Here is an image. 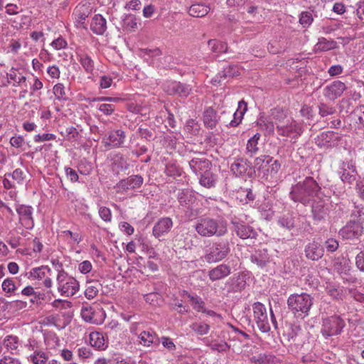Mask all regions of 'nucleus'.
<instances>
[{"label":"nucleus","instance_id":"nucleus-1","mask_svg":"<svg viewBox=\"0 0 364 364\" xmlns=\"http://www.w3.org/2000/svg\"><path fill=\"white\" fill-rule=\"evenodd\" d=\"M321 191L318 182L313 177L307 176L291 186L289 197L295 203L308 205L316 198H318Z\"/></svg>","mask_w":364,"mask_h":364},{"label":"nucleus","instance_id":"nucleus-2","mask_svg":"<svg viewBox=\"0 0 364 364\" xmlns=\"http://www.w3.org/2000/svg\"><path fill=\"white\" fill-rule=\"evenodd\" d=\"M194 229L203 237H221L228 233V224L222 218L200 217L196 222Z\"/></svg>","mask_w":364,"mask_h":364},{"label":"nucleus","instance_id":"nucleus-3","mask_svg":"<svg viewBox=\"0 0 364 364\" xmlns=\"http://www.w3.org/2000/svg\"><path fill=\"white\" fill-rule=\"evenodd\" d=\"M287 304L288 309L295 318L304 319L309 315L314 304V298L305 292L292 294L288 297Z\"/></svg>","mask_w":364,"mask_h":364},{"label":"nucleus","instance_id":"nucleus-4","mask_svg":"<svg viewBox=\"0 0 364 364\" xmlns=\"http://www.w3.org/2000/svg\"><path fill=\"white\" fill-rule=\"evenodd\" d=\"M230 252V243L227 239L213 241L205 249L204 260L209 264L217 263L224 259Z\"/></svg>","mask_w":364,"mask_h":364},{"label":"nucleus","instance_id":"nucleus-5","mask_svg":"<svg viewBox=\"0 0 364 364\" xmlns=\"http://www.w3.org/2000/svg\"><path fill=\"white\" fill-rule=\"evenodd\" d=\"M56 282L58 291L63 296H73L80 289L79 282L70 276L65 271H61L57 274Z\"/></svg>","mask_w":364,"mask_h":364},{"label":"nucleus","instance_id":"nucleus-6","mask_svg":"<svg viewBox=\"0 0 364 364\" xmlns=\"http://www.w3.org/2000/svg\"><path fill=\"white\" fill-rule=\"evenodd\" d=\"M345 321L338 316H331L323 320L321 333L326 337L340 334L345 326Z\"/></svg>","mask_w":364,"mask_h":364},{"label":"nucleus","instance_id":"nucleus-7","mask_svg":"<svg viewBox=\"0 0 364 364\" xmlns=\"http://www.w3.org/2000/svg\"><path fill=\"white\" fill-rule=\"evenodd\" d=\"M252 310L254 319L259 331L268 333L271 327L265 306L260 302H255L252 305Z\"/></svg>","mask_w":364,"mask_h":364},{"label":"nucleus","instance_id":"nucleus-8","mask_svg":"<svg viewBox=\"0 0 364 364\" xmlns=\"http://www.w3.org/2000/svg\"><path fill=\"white\" fill-rule=\"evenodd\" d=\"M127 135L124 130L114 129L109 132L107 136L102 138V143L105 147L117 149L123 147L126 141Z\"/></svg>","mask_w":364,"mask_h":364},{"label":"nucleus","instance_id":"nucleus-9","mask_svg":"<svg viewBox=\"0 0 364 364\" xmlns=\"http://www.w3.org/2000/svg\"><path fill=\"white\" fill-rule=\"evenodd\" d=\"M343 136L337 132H322L316 138V144L321 148L331 149L339 146Z\"/></svg>","mask_w":364,"mask_h":364},{"label":"nucleus","instance_id":"nucleus-10","mask_svg":"<svg viewBox=\"0 0 364 364\" xmlns=\"http://www.w3.org/2000/svg\"><path fill=\"white\" fill-rule=\"evenodd\" d=\"M164 90L169 95L187 97L192 92V87L178 81H168L164 85Z\"/></svg>","mask_w":364,"mask_h":364},{"label":"nucleus","instance_id":"nucleus-11","mask_svg":"<svg viewBox=\"0 0 364 364\" xmlns=\"http://www.w3.org/2000/svg\"><path fill=\"white\" fill-rule=\"evenodd\" d=\"M230 170L237 177L245 175L252 177L254 173L252 163L243 157L236 158L230 166Z\"/></svg>","mask_w":364,"mask_h":364},{"label":"nucleus","instance_id":"nucleus-12","mask_svg":"<svg viewBox=\"0 0 364 364\" xmlns=\"http://www.w3.org/2000/svg\"><path fill=\"white\" fill-rule=\"evenodd\" d=\"M363 229L361 223L350 220L339 230V235L346 240L358 239L362 235Z\"/></svg>","mask_w":364,"mask_h":364},{"label":"nucleus","instance_id":"nucleus-13","mask_svg":"<svg viewBox=\"0 0 364 364\" xmlns=\"http://www.w3.org/2000/svg\"><path fill=\"white\" fill-rule=\"evenodd\" d=\"M143 183L144 178L141 175H132L127 178L120 180L114 186V188L117 189V192L134 190L141 188Z\"/></svg>","mask_w":364,"mask_h":364},{"label":"nucleus","instance_id":"nucleus-14","mask_svg":"<svg viewBox=\"0 0 364 364\" xmlns=\"http://www.w3.org/2000/svg\"><path fill=\"white\" fill-rule=\"evenodd\" d=\"M311 204L313 219L318 222L325 220L328 214V205L326 200L318 196Z\"/></svg>","mask_w":364,"mask_h":364},{"label":"nucleus","instance_id":"nucleus-15","mask_svg":"<svg viewBox=\"0 0 364 364\" xmlns=\"http://www.w3.org/2000/svg\"><path fill=\"white\" fill-rule=\"evenodd\" d=\"M346 88L344 82L340 80H335L323 88V94L326 98L330 100H335L342 95Z\"/></svg>","mask_w":364,"mask_h":364},{"label":"nucleus","instance_id":"nucleus-16","mask_svg":"<svg viewBox=\"0 0 364 364\" xmlns=\"http://www.w3.org/2000/svg\"><path fill=\"white\" fill-rule=\"evenodd\" d=\"M21 224L28 230L34 227L33 208L30 205H19L16 208Z\"/></svg>","mask_w":364,"mask_h":364},{"label":"nucleus","instance_id":"nucleus-17","mask_svg":"<svg viewBox=\"0 0 364 364\" xmlns=\"http://www.w3.org/2000/svg\"><path fill=\"white\" fill-rule=\"evenodd\" d=\"M231 224L233 225L234 231L241 239L255 237L256 232L251 226L246 225L236 217L231 219Z\"/></svg>","mask_w":364,"mask_h":364},{"label":"nucleus","instance_id":"nucleus-18","mask_svg":"<svg viewBox=\"0 0 364 364\" xmlns=\"http://www.w3.org/2000/svg\"><path fill=\"white\" fill-rule=\"evenodd\" d=\"M277 129L279 135L294 139H296L303 132L301 127L295 122L285 125L277 124Z\"/></svg>","mask_w":364,"mask_h":364},{"label":"nucleus","instance_id":"nucleus-19","mask_svg":"<svg viewBox=\"0 0 364 364\" xmlns=\"http://www.w3.org/2000/svg\"><path fill=\"white\" fill-rule=\"evenodd\" d=\"M340 178L344 183L352 184L356 181V170L355 166L350 162H343L340 166Z\"/></svg>","mask_w":364,"mask_h":364},{"label":"nucleus","instance_id":"nucleus-20","mask_svg":"<svg viewBox=\"0 0 364 364\" xmlns=\"http://www.w3.org/2000/svg\"><path fill=\"white\" fill-rule=\"evenodd\" d=\"M305 256L312 261H318L324 253L323 247L316 241H312L305 246Z\"/></svg>","mask_w":364,"mask_h":364},{"label":"nucleus","instance_id":"nucleus-21","mask_svg":"<svg viewBox=\"0 0 364 364\" xmlns=\"http://www.w3.org/2000/svg\"><path fill=\"white\" fill-rule=\"evenodd\" d=\"M188 164L193 172L199 176L210 170L212 166L211 162L205 158H193Z\"/></svg>","mask_w":364,"mask_h":364},{"label":"nucleus","instance_id":"nucleus-22","mask_svg":"<svg viewBox=\"0 0 364 364\" xmlns=\"http://www.w3.org/2000/svg\"><path fill=\"white\" fill-rule=\"evenodd\" d=\"M173 226V221L170 218L164 217L160 218L154 225L153 235L159 237L167 234Z\"/></svg>","mask_w":364,"mask_h":364},{"label":"nucleus","instance_id":"nucleus-23","mask_svg":"<svg viewBox=\"0 0 364 364\" xmlns=\"http://www.w3.org/2000/svg\"><path fill=\"white\" fill-rule=\"evenodd\" d=\"M252 363L255 364H282V360L272 353H259L250 358Z\"/></svg>","mask_w":364,"mask_h":364},{"label":"nucleus","instance_id":"nucleus-24","mask_svg":"<svg viewBox=\"0 0 364 364\" xmlns=\"http://www.w3.org/2000/svg\"><path fill=\"white\" fill-rule=\"evenodd\" d=\"M250 260L259 268L265 267L269 262V255L267 249H258L250 255Z\"/></svg>","mask_w":364,"mask_h":364},{"label":"nucleus","instance_id":"nucleus-25","mask_svg":"<svg viewBox=\"0 0 364 364\" xmlns=\"http://www.w3.org/2000/svg\"><path fill=\"white\" fill-rule=\"evenodd\" d=\"M178 201L183 208L190 209L196 200L194 193L190 189L180 191L177 196Z\"/></svg>","mask_w":364,"mask_h":364},{"label":"nucleus","instance_id":"nucleus-26","mask_svg":"<svg viewBox=\"0 0 364 364\" xmlns=\"http://www.w3.org/2000/svg\"><path fill=\"white\" fill-rule=\"evenodd\" d=\"M77 59L83 68L85 72L89 75H93L95 71V63L92 58L84 50H80L76 53Z\"/></svg>","mask_w":364,"mask_h":364},{"label":"nucleus","instance_id":"nucleus-27","mask_svg":"<svg viewBox=\"0 0 364 364\" xmlns=\"http://www.w3.org/2000/svg\"><path fill=\"white\" fill-rule=\"evenodd\" d=\"M231 274L230 267L226 264H221L208 272L209 279L212 281L222 279Z\"/></svg>","mask_w":364,"mask_h":364},{"label":"nucleus","instance_id":"nucleus-28","mask_svg":"<svg viewBox=\"0 0 364 364\" xmlns=\"http://www.w3.org/2000/svg\"><path fill=\"white\" fill-rule=\"evenodd\" d=\"M90 29L97 35H102L107 30V21L100 14L95 15L90 23Z\"/></svg>","mask_w":364,"mask_h":364},{"label":"nucleus","instance_id":"nucleus-29","mask_svg":"<svg viewBox=\"0 0 364 364\" xmlns=\"http://www.w3.org/2000/svg\"><path fill=\"white\" fill-rule=\"evenodd\" d=\"M90 344L99 350H104L108 346V342L105 341L103 334L97 331L90 333Z\"/></svg>","mask_w":364,"mask_h":364},{"label":"nucleus","instance_id":"nucleus-30","mask_svg":"<svg viewBox=\"0 0 364 364\" xmlns=\"http://www.w3.org/2000/svg\"><path fill=\"white\" fill-rule=\"evenodd\" d=\"M139 339V344L149 347L151 344L159 343V338L158 336L151 330L144 331L138 336Z\"/></svg>","mask_w":364,"mask_h":364},{"label":"nucleus","instance_id":"nucleus-31","mask_svg":"<svg viewBox=\"0 0 364 364\" xmlns=\"http://www.w3.org/2000/svg\"><path fill=\"white\" fill-rule=\"evenodd\" d=\"M246 284L245 275L238 274L233 276L229 280L230 287L228 291L231 292H240L245 289Z\"/></svg>","mask_w":364,"mask_h":364},{"label":"nucleus","instance_id":"nucleus-32","mask_svg":"<svg viewBox=\"0 0 364 364\" xmlns=\"http://www.w3.org/2000/svg\"><path fill=\"white\" fill-rule=\"evenodd\" d=\"M247 110V105L244 100L238 102V107L233 114V119L229 123L230 127H237L240 124L245 112Z\"/></svg>","mask_w":364,"mask_h":364},{"label":"nucleus","instance_id":"nucleus-33","mask_svg":"<svg viewBox=\"0 0 364 364\" xmlns=\"http://www.w3.org/2000/svg\"><path fill=\"white\" fill-rule=\"evenodd\" d=\"M218 122L216 112L212 107L207 108L203 112L204 125L209 129H213L216 127Z\"/></svg>","mask_w":364,"mask_h":364},{"label":"nucleus","instance_id":"nucleus-34","mask_svg":"<svg viewBox=\"0 0 364 364\" xmlns=\"http://www.w3.org/2000/svg\"><path fill=\"white\" fill-rule=\"evenodd\" d=\"M260 134L256 133L250 139H248L246 144V154L250 157H253L259 151L258 141L260 139Z\"/></svg>","mask_w":364,"mask_h":364},{"label":"nucleus","instance_id":"nucleus-35","mask_svg":"<svg viewBox=\"0 0 364 364\" xmlns=\"http://www.w3.org/2000/svg\"><path fill=\"white\" fill-rule=\"evenodd\" d=\"M210 11V7L204 4L198 3L190 6L188 13L193 17L200 18L205 16Z\"/></svg>","mask_w":364,"mask_h":364},{"label":"nucleus","instance_id":"nucleus-36","mask_svg":"<svg viewBox=\"0 0 364 364\" xmlns=\"http://www.w3.org/2000/svg\"><path fill=\"white\" fill-rule=\"evenodd\" d=\"M4 345L11 353L17 354L21 344L17 336L9 335L5 337Z\"/></svg>","mask_w":364,"mask_h":364},{"label":"nucleus","instance_id":"nucleus-37","mask_svg":"<svg viewBox=\"0 0 364 364\" xmlns=\"http://www.w3.org/2000/svg\"><path fill=\"white\" fill-rule=\"evenodd\" d=\"M216 176L210 170L200 175L199 183L205 188H210L214 187L216 184Z\"/></svg>","mask_w":364,"mask_h":364},{"label":"nucleus","instance_id":"nucleus-38","mask_svg":"<svg viewBox=\"0 0 364 364\" xmlns=\"http://www.w3.org/2000/svg\"><path fill=\"white\" fill-rule=\"evenodd\" d=\"M102 285L98 281H90L86 283L85 296L87 299H92L96 297Z\"/></svg>","mask_w":364,"mask_h":364},{"label":"nucleus","instance_id":"nucleus-39","mask_svg":"<svg viewBox=\"0 0 364 364\" xmlns=\"http://www.w3.org/2000/svg\"><path fill=\"white\" fill-rule=\"evenodd\" d=\"M51 272L52 271L50 267L43 265L38 267L32 268L28 274L29 278L41 280L46 277L47 274L51 275Z\"/></svg>","mask_w":364,"mask_h":364},{"label":"nucleus","instance_id":"nucleus-40","mask_svg":"<svg viewBox=\"0 0 364 364\" xmlns=\"http://www.w3.org/2000/svg\"><path fill=\"white\" fill-rule=\"evenodd\" d=\"M301 328L299 326L289 324L286 326L283 332V336L286 337L289 341L296 342L299 337Z\"/></svg>","mask_w":364,"mask_h":364},{"label":"nucleus","instance_id":"nucleus-41","mask_svg":"<svg viewBox=\"0 0 364 364\" xmlns=\"http://www.w3.org/2000/svg\"><path fill=\"white\" fill-rule=\"evenodd\" d=\"M277 223L282 228L291 230L295 228V218L292 213H287L278 218Z\"/></svg>","mask_w":364,"mask_h":364},{"label":"nucleus","instance_id":"nucleus-42","mask_svg":"<svg viewBox=\"0 0 364 364\" xmlns=\"http://www.w3.org/2000/svg\"><path fill=\"white\" fill-rule=\"evenodd\" d=\"M257 124L259 129L264 132V135H272L274 132V123L266 117L259 118Z\"/></svg>","mask_w":364,"mask_h":364},{"label":"nucleus","instance_id":"nucleus-43","mask_svg":"<svg viewBox=\"0 0 364 364\" xmlns=\"http://www.w3.org/2000/svg\"><path fill=\"white\" fill-rule=\"evenodd\" d=\"M28 360L33 364H46L48 355L43 350L36 349L28 357Z\"/></svg>","mask_w":364,"mask_h":364},{"label":"nucleus","instance_id":"nucleus-44","mask_svg":"<svg viewBox=\"0 0 364 364\" xmlns=\"http://www.w3.org/2000/svg\"><path fill=\"white\" fill-rule=\"evenodd\" d=\"M337 48V43L333 40H328L321 37L318 38L316 44V48L318 51H327Z\"/></svg>","mask_w":364,"mask_h":364},{"label":"nucleus","instance_id":"nucleus-45","mask_svg":"<svg viewBox=\"0 0 364 364\" xmlns=\"http://www.w3.org/2000/svg\"><path fill=\"white\" fill-rule=\"evenodd\" d=\"M8 79L14 82V85H19L21 83H24L26 80V77L22 74L19 69L11 68L9 73L7 74Z\"/></svg>","mask_w":364,"mask_h":364},{"label":"nucleus","instance_id":"nucleus-46","mask_svg":"<svg viewBox=\"0 0 364 364\" xmlns=\"http://www.w3.org/2000/svg\"><path fill=\"white\" fill-rule=\"evenodd\" d=\"M208 47L212 52L220 54L223 53H228V47L224 42L220 41L216 39H212L208 42Z\"/></svg>","mask_w":364,"mask_h":364},{"label":"nucleus","instance_id":"nucleus-47","mask_svg":"<svg viewBox=\"0 0 364 364\" xmlns=\"http://www.w3.org/2000/svg\"><path fill=\"white\" fill-rule=\"evenodd\" d=\"M164 172L167 176L176 178L181 176L182 168L174 161H168L166 164Z\"/></svg>","mask_w":364,"mask_h":364},{"label":"nucleus","instance_id":"nucleus-48","mask_svg":"<svg viewBox=\"0 0 364 364\" xmlns=\"http://www.w3.org/2000/svg\"><path fill=\"white\" fill-rule=\"evenodd\" d=\"M53 91L57 100L61 101L68 99L67 90L63 83H57L55 85Z\"/></svg>","mask_w":364,"mask_h":364},{"label":"nucleus","instance_id":"nucleus-49","mask_svg":"<svg viewBox=\"0 0 364 364\" xmlns=\"http://www.w3.org/2000/svg\"><path fill=\"white\" fill-rule=\"evenodd\" d=\"M326 292L328 296L335 300H342L343 297V288L333 285H328L326 287Z\"/></svg>","mask_w":364,"mask_h":364},{"label":"nucleus","instance_id":"nucleus-50","mask_svg":"<svg viewBox=\"0 0 364 364\" xmlns=\"http://www.w3.org/2000/svg\"><path fill=\"white\" fill-rule=\"evenodd\" d=\"M190 328L200 336L206 335L210 331V326L202 322H195L190 325Z\"/></svg>","mask_w":364,"mask_h":364},{"label":"nucleus","instance_id":"nucleus-51","mask_svg":"<svg viewBox=\"0 0 364 364\" xmlns=\"http://www.w3.org/2000/svg\"><path fill=\"white\" fill-rule=\"evenodd\" d=\"M207 346L213 350H215L218 352H226L230 348V346L225 341H212L210 343H208Z\"/></svg>","mask_w":364,"mask_h":364},{"label":"nucleus","instance_id":"nucleus-52","mask_svg":"<svg viewBox=\"0 0 364 364\" xmlns=\"http://www.w3.org/2000/svg\"><path fill=\"white\" fill-rule=\"evenodd\" d=\"M123 26L128 31H134L137 28L136 18L134 15H127L123 19Z\"/></svg>","mask_w":364,"mask_h":364},{"label":"nucleus","instance_id":"nucleus-53","mask_svg":"<svg viewBox=\"0 0 364 364\" xmlns=\"http://www.w3.org/2000/svg\"><path fill=\"white\" fill-rule=\"evenodd\" d=\"M16 184H22L26 178L25 172L21 168H16L12 173H6Z\"/></svg>","mask_w":364,"mask_h":364},{"label":"nucleus","instance_id":"nucleus-54","mask_svg":"<svg viewBox=\"0 0 364 364\" xmlns=\"http://www.w3.org/2000/svg\"><path fill=\"white\" fill-rule=\"evenodd\" d=\"M233 69L232 67H228L226 68H225L221 73H218L213 80H212V83L215 85H216L217 84H219L222 81V79L224 78H227V77H232L234 76L235 75V73H233L232 71V70Z\"/></svg>","mask_w":364,"mask_h":364},{"label":"nucleus","instance_id":"nucleus-55","mask_svg":"<svg viewBox=\"0 0 364 364\" xmlns=\"http://www.w3.org/2000/svg\"><path fill=\"white\" fill-rule=\"evenodd\" d=\"M188 297L191 303L193 308L197 311H205V302L198 296H192L188 294Z\"/></svg>","mask_w":364,"mask_h":364},{"label":"nucleus","instance_id":"nucleus-56","mask_svg":"<svg viewBox=\"0 0 364 364\" xmlns=\"http://www.w3.org/2000/svg\"><path fill=\"white\" fill-rule=\"evenodd\" d=\"M60 134L68 140H75L78 136L77 129L73 126L62 129Z\"/></svg>","mask_w":364,"mask_h":364},{"label":"nucleus","instance_id":"nucleus-57","mask_svg":"<svg viewBox=\"0 0 364 364\" xmlns=\"http://www.w3.org/2000/svg\"><path fill=\"white\" fill-rule=\"evenodd\" d=\"M113 164H115L122 171H126L129 165L122 154H117L113 159Z\"/></svg>","mask_w":364,"mask_h":364},{"label":"nucleus","instance_id":"nucleus-58","mask_svg":"<svg viewBox=\"0 0 364 364\" xmlns=\"http://www.w3.org/2000/svg\"><path fill=\"white\" fill-rule=\"evenodd\" d=\"M272 158L269 156H261L257 157L255 160L254 167L258 170L267 166L272 161Z\"/></svg>","mask_w":364,"mask_h":364},{"label":"nucleus","instance_id":"nucleus-59","mask_svg":"<svg viewBox=\"0 0 364 364\" xmlns=\"http://www.w3.org/2000/svg\"><path fill=\"white\" fill-rule=\"evenodd\" d=\"M313 22V16L309 11H303L300 14L299 23L304 28L309 27Z\"/></svg>","mask_w":364,"mask_h":364},{"label":"nucleus","instance_id":"nucleus-60","mask_svg":"<svg viewBox=\"0 0 364 364\" xmlns=\"http://www.w3.org/2000/svg\"><path fill=\"white\" fill-rule=\"evenodd\" d=\"M323 247V249L325 248L328 252L332 253L338 250L339 247V242L334 238H328L325 241Z\"/></svg>","mask_w":364,"mask_h":364},{"label":"nucleus","instance_id":"nucleus-61","mask_svg":"<svg viewBox=\"0 0 364 364\" xmlns=\"http://www.w3.org/2000/svg\"><path fill=\"white\" fill-rule=\"evenodd\" d=\"M335 112L336 109L332 106L328 105L325 103H321L318 105V113L322 117L333 114Z\"/></svg>","mask_w":364,"mask_h":364},{"label":"nucleus","instance_id":"nucleus-62","mask_svg":"<svg viewBox=\"0 0 364 364\" xmlns=\"http://www.w3.org/2000/svg\"><path fill=\"white\" fill-rule=\"evenodd\" d=\"M336 269L338 272L346 274L350 269V260L343 258L341 262H336Z\"/></svg>","mask_w":364,"mask_h":364},{"label":"nucleus","instance_id":"nucleus-63","mask_svg":"<svg viewBox=\"0 0 364 364\" xmlns=\"http://www.w3.org/2000/svg\"><path fill=\"white\" fill-rule=\"evenodd\" d=\"M348 294L350 297L354 301L361 304H364V294L360 292L359 290L357 289H349Z\"/></svg>","mask_w":364,"mask_h":364},{"label":"nucleus","instance_id":"nucleus-64","mask_svg":"<svg viewBox=\"0 0 364 364\" xmlns=\"http://www.w3.org/2000/svg\"><path fill=\"white\" fill-rule=\"evenodd\" d=\"M355 188L358 196L364 201V178H359L356 181Z\"/></svg>","mask_w":364,"mask_h":364}]
</instances>
